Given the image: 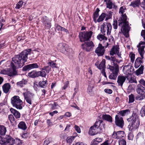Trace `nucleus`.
I'll list each match as a JSON object with an SVG mask.
<instances>
[{"mask_svg":"<svg viewBox=\"0 0 145 145\" xmlns=\"http://www.w3.org/2000/svg\"><path fill=\"white\" fill-rule=\"evenodd\" d=\"M31 51V49H28L22 51L18 55H15L12 58V62L10 65L13 71L12 73H10V76H15L18 75L16 69L21 68L24 65L25 63L27 61V56Z\"/></svg>","mask_w":145,"mask_h":145,"instance_id":"f257e3e1","label":"nucleus"},{"mask_svg":"<svg viewBox=\"0 0 145 145\" xmlns=\"http://www.w3.org/2000/svg\"><path fill=\"white\" fill-rule=\"evenodd\" d=\"M126 8L124 7H120L119 13L121 14V20H119L118 25L121 27V30L123 35L126 37H129V32L130 29V27L129 25L128 22L127 21V16L125 13L123 14L125 12Z\"/></svg>","mask_w":145,"mask_h":145,"instance_id":"f03ea898","label":"nucleus"},{"mask_svg":"<svg viewBox=\"0 0 145 145\" xmlns=\"http://www.w3.org/2000/svg\"><path fill=\"white\" fill-rule=\"evenodd\" d=\"M127 120L128 122H130L128 126L129 130L137 129L140 125L139 116L136 112L134 111L131 116Z\"/></svg>","mask_w":145,"mask_h":145,"instance_id":"7ed1b4c3","label":"nucleus"},{"mask_svg":"<svg viewBox=\"0 0 145 145\" xmlns=\"http://www.w3.org/2000/svg\"><path fill=\"white\" fill-rule=\"evenodd\" d=\"M104 129V124L102 120H99L96 121L94 125L89 129V133L91 135H94L97 133H101Z\"/></svg>","mask_w":145,"mask_h":145,"instance_id":"20e7f679","label":"nucleus"},{"mask_svg":"<svg viewBox=\"0 0 145 145\" xmlns=\"http://www.w3.org/2000/svg\"><path fill=\"white\" fill-rule=\"evenodd\" d=\"M15 140L9 135H6L0 138V144L2 145H13Z\"/></svg>","mask_w":145,"mask_h":145,"instance_id":"39448f33","label":"nucleus"},{"mask_svg":"<svg viewBox=\"0 0 145 145\" xmlns=\"http://www.w3.org/2000/svg\"><path fill=\"white\" fill-rule=\"evenodd\" d=\"M57 48L60 51L67 56L70 55L72 52V49L69 48L68 45L63 43H59Z\"/></svg>","mask_w":145,"mask_h":145,"instance_id":"423d86ee","label":"nucleus"},{"mask_svg":"<svg viewBox=\"0 0 145 145\" xmlns=\"http://www.w3.org/2000/svg\"><path fill=\"white\" fill-rule=\"evenodd\" d=\"M139 95L136 97L137 100H142L145 98V88L140 84H138L136 89Z\"/></svg>","mask_w":145,"mask_h":145,"instance_id":"0eeeda50","label":"nucleus"},{"mask_svg":"<svg viewBox=\"0 0 145 145\" xmlns=\"http://www.w3.org/2000/svg\"><path fill=\"white\" fill-rule=\"evenodd\" d=\"M11 103L13 107L17 109H21L22 108V101L18 96H14L11 99Z\"/></svg>","mask_w":145,"mask_h":145,"instance_id":"6e6552de","label":"nucleus"},{"mask_svg":"<svg viewBox=\"0 0 145 145\" xmlns=\"http://www.w3.org/2000/svg\"><path fill=\"white\" fill-rule=\"evenodd\" d=\"M93 34L91 31L81 32L79 33V37L81 42H85L89 40Z\"/></svg>","mask_w":145,"mask_h":145,"instance_id":"1a4fd4ad","label":"nucleus"},{"mask_svg":"<svg viewBox=\"0 0 145 145\" xmlns=\"http://www.w3.org/2000/svg\"><path fill=\"white\" fill-rule=\"evenodd\" d=\"M112 28V25L110 23L104 22L101 25V31L104 35H105V33L107 31V34L108 35L110 34Z\"/></svg>","mask_w":145,"mask_h":145,"instance_id":"9d476101","label":"nucleus"},{"mask_svg":"<svg viewBox=\"0 0 145 145\" xmlns=\"http://www.w3.org/2000/svg\"><path fill=\"white\" fill-rule=\"evenodd\" d=\"M108 43L107 42L105 43V44H104V45H105V46H103L101 43H99L98 47L95 50V52L97 54L98 56H103L105 53V48H107L108 45Z\"/></svg>","mask_w":145,"mask_h":145,"instance_id":"9b49d317","label":"nucleus"},{"mask_svg":"<svg viewBox=\"0 0 145 145\" xmlns=\"http://www.w3.org/2000/svg\"><path fill=\"white\" fill-rule=\"evenodd\" d=\"M28 76L30 77L34 78L39 76L45 77L46 74L45 71H33L29 72L28 74Z\"/></svg>","mask_w":145,"mask_h":145,"instance_id":"f8f14e48","label":"nucleus"},{"mask_svg":"<svg viewBox=\"0 0 145 145\" xmlns=\"http://www.w3.org/2000/svg\"><path fill=\"white\" fill-rule=\"evenodd\" d=\"M23 90L26 91V92L23 93L25 99L28 104L31 105L32 104V100L33 98V94L29 91H28L27 89L24 88Z\"/></svg>","mask_w":145,"mask_h":145,"instance_id":"ddd939ff","label":"nucleus"},{"mask_svg":"<svg viewBox=\"0 0 145 145\" xmlns=\"http://www.w3.org/2000/svg\"><path fill=\"white\" fill-rule=\"evenodd\" d=\"M94 46V45L92 41L86 42L81 45L82 48L87 52L91 51Z\"/></svg>","mask_w":145,"mask_h":145,"instance_id":"4468645a","label":"nucleus"},{"mask_svg":"<svg viewBox=\"0 0 145 145\" xmlns=\"http://www.w3.org/2000/svg\"><path fill=\"white\" fill-rule=\"evenodd\" d=\"M115 123L116 125L121 128L123 127L124 124L123 118L118 116H115Z\"/></svg>","mask_w":145,"mask_h":145,"instance_id":"2eb2a0df","label":"nucleus"},{"mask_svg":"<svg viewBox=\"0 0 145 145\" xmlns=\"http://www.w3.org/2000/svg\"><path fill=\"white\" fill-rule=\"evenodd\" d=\"M112 72L109 76V78L111 79L115 80L118 75V73L119 72V68L118 66L116 65V68H114L113 70H110Z\"/></svg>","mask_w":145,"mask_h":145,"instance_id":"dca6fc26","label":"nucleus"},{"mask_svg":"<svg viewBox=\"0 0 145 145\" xmlns=\"http://www.w3.org/2000/svg\"><path fill=\"white\" fill-rule=\"evenodd\" d=\"M39 66L37 63H33L25 66L23 68L22 70L24 71H29L33 69L38 68Z\"/></svg>","mask_w":145,"mask_h":145,"instance_id":"f3484780","label":"nucleus"},{"mask_svg":"<svg viewBox=\"0 0 145 145\" xmlns=\"http://www.w3.org/2000/svg\"><path fill=\"white\" fill-rule=\"evenodd\" d=\"M125 70L126 74L131 75L133 72L134 69L133 67L130 65H128L124 66L123 69V70Z\"/></svg>","mask_w":145,"mask_h":145,"instance_id":"a211bd4d","label":"nucleus"},{"mask_svg":"<svg viewBox=\"0 0 145 145\" xmlns=\"http://www.w3.org/2000/svg\"><path fill=\"white\" fill-rule=\"evenodd\" d=\"M111 59L110 60L112 62L111 63V64L112 65H108V69H110V70H113L114 69V68H116V65L118 66V68H119L118 65L117 64V63H115V61H116V58L115 57L111 56Z\"/></svg>","mask_w":145,"mask_h":145,"instance_id":"6ab92c4d","label":"nucleus"},{"mask_svg":"<svg viewBox=\"0 0 145 145\" xmlns=\"http://www.w3.org/2000/svg\"><path fill=\"white\" fill-rule=\"evenodd\" d=\"M126 79V76L119 75L118 77L117 82L119 86L122 87L124 82Z\"/></svg>","mask_w":145,"mask_h":145,"instance_id":"aec40b11","label":"nucleus"},{"mask_svg":"<svg viewBox=\"0 0 145 145\" xmlns=\"http://www.w3.org/2000/svg\"><path fill=\"white\" fill-rule=\"evenodd\" d=\"M119 48L118 45L114 46L111 48L110 52V55L113 56L114 54H116L117 52L119 51Z\"/></svg>","mask_w":145,"mask_h":145,"instance_id":"412c9836","label":"nucleus"},{"mask_svg":"<svg viewBox=\"0 0 145 145\" xmlns=\"http://www.w3.org/2000/svg\"><path fill=\"white\" fill-rule=\"evenodd\" d=\"M11 86L9 83L4 84L2 86V88L4 93H7L8 92Z\"/></svg>","mask_w":145,"mask_h":145,"instance_id":"4be33fe9","label":"nucleus"},{"mask_svg":"<svg viewBox=\"0 0 145 145\" xmlns=\"http://www.w3.org/2000/svg\"><path fill=\"white\" fill-rule=\"evenodd\" d=\"M102 118L103 120L110 123L112 122V118L110 115L106 114H103Z\"/></svg>","mask_w":145,"mask_h":145,"instance_id":"5701e85b","label":"nucleus"},{"mask_svg":"<svg viewBox=\"0 0 145 145\" xmlns=\"http://www.w3.org/2000/svg\"><path fill=\"white\" fill-rule=\"evenodd\" d=\"M6 131V127L3 125H0V138L5 135Z\"/></svg>","mask_w":145,"mask_h":145,"instance_id":"b1692460","label":"nucleus"},{"mask_svg":"<svg viewBox=\"0 0 145 145\" xmlns=\"http://www.w3.org/2000/svg\"><path fill=\"white\" fill-rule=\"evenodd\" d=\"M145 47V46H142L139 47H137L138 48V52L142 59L144 58L143 55L145 53V51L144 50Z\"/></svg>","mask_w":145,"mask_h":145,"instance_id":"393cba45","label":"nucleus"},{"mask_svg":"<svg viewBox=\"0 0 145 145\" xmlns=\"http://www.w3.org/2000/svg\"><path fill=\"white\" fill-rule=\"evenodd\" d=\"M130 111L129 109L121 110L118 113V114L116 116H123L130 113Z\"/></svg>","mask_w":145,"mask_h":145,"instance_id":"a878e982","label":"nucleus"},{"mask_svg":"<svg viewBox=\"0 0 145 145\" xmlns=\"http://www.w3.org/2000/svg\"><path fill=\"white\" fill-rule=\"evenodd\" d=\"M18 127L19 129L25 130L27 128V127L25 123L23 121H21L18 125Z\"/></svg>","mask_w":145,"mask_h":145,"instance_id":"bb28decb","label":"nucleus"},{"mask_svg":"<svg viewBox=\"0 0 145 145\" xmlns=\"http://www.w3.org/2000/svg\"><path fill=\"white\" fill-rule=\"evenodd\" d=\"M142 58L138 57L135 60V68H138L141 65L142 61L141 60Z\"/></svg>","mask_w":145,"mask_h":145,"instance_id":"cd10ccee","label":"nucleus"},{"mask_svg":"<svg viewBox=\"0 0 145 145\" xmlns=\"http://www.w3.org/2000/svg\"><path fill=\"white\" fill-rule=\"evenodd\" d=\"M105 35L104 34L103 35L101 34H99L97 36V39H99V40L102 41V40H103V43H104L105 42V41H104V40H105L106 41L108 39V38L105 37Z\"/></svg>","mask_w":145,"mask_h":145,"instance_id":"c85d7f7f","label":"nucleus"},{"mask_svg":"<svg viewBox=\"0 0 145 145\" xmlns=\"http://www.w3.org/2000/svg\"><path fill=\"white\" fill-rule=\"evenodd\" d=\"M41 21L44 24L50 25V26H51L50 25V23L48 22V18L47 16H42L41 18Z\"/></svg>","mask_w":145,"mask_h":145,"instance_id":"c756f323","label":"nucleus"},{"mask_svg":"<svg viewBox=\"0 0 145 145\" xmlns=\"http://www.w3.org/2000/svg\"><path fill=\"white\" fill-rule=\"evenodd\" d=\"M130 75V76H126V78L127 79V80H128L129 82L130 83H137V81L136 79L134 77H132L131 75Z\"/></svg>","mask_w":145,"mask_h":145,"instance_id":"7c9ffc66","label":"nucleus"},{"mask_svg":"<svg viewBox=\"0 0 145 145\" xmlns=\"http://www.w3.org/2000/svg\"><path fill=\"white\" fill-rule=\"evenodd\" d=\"M144 69V66L141 65L140 67L136 71V73L137 75H138L142 74L143 73Z\"/></svg>","mask_w":145,"mask_h":145,"instance_id":"2f4dec72","label":"nucleus"},{"mask_svg":"<svg viewBox=\"0 0 145 145\" xmlns=\"http://www.w3.org/2000/svg\"><path fill=\"white\" fill-rule=\"evenodd\" d=\"M140 0H136L131 2L130 6L133 7H138L139 5Z\"/></svg>","mask_w":145,"mask_h":145,"instance_id":"473e14b6","label":"nucleus"},{"mask_svg":"<svg viewBox=\"0 0 145 145\" xmlns=\"http://www.w3.org/2000/svg\"><path fill=\"white\" fill-rule=\"evenodd\" d=\"M99 11L100 10L99 9V8H97L96 11L93 14V19L94 22L95 23L97 22L96 19L99 16Z\"/></svg>","mask_w":145,"mask_h":145,"instance_id":"72a5a7b5","label":"nucleus"},{"mask_svg":"<svg viewBox=\"0 0 145 145\" xmlns=\"http://www.w3.org/2000/svg\"><path fill=\"white\" fill-rule=\"evenodd\" d=\"M27 81L23 79L22 81L17 82V84L18 86L22 88L23 86L24 85H25L27 84Z\"/></svg>","mask_w":145,"mask_h":145,"instance_id":"f704fd0d","label":"nucleus"},{"mask_svg":"<svg viewBox=\"0 0 145 145\" xmlns=\"http://www.w3.org/2000/svg\"><path fill=\"white\" fill-rule=\"evenodd\" d=\"M76 137L74 136H70L68 137L66 139V140L67 143L69 144H71L72 142L74 140Z\"/></svg>","mask_w":145,"mask_h":145,"instance_id":"c9c22d12","label":"nucleus"},{"mask_svg":"<svg viewBox=\"0 0 145 145\" xmlns=\"http://www.w3.org/2000/svg\"><path fill=\"white\" fill-rule=\"evenodd\" d=\"M47 82V81L46 80L40 81L39 83V85L40 87L44 88L46 87V85L48 84Z\"/></svg>","mask_w":145,"mask_h":145,"instance_id":"e433bc0d","label":"nucleus"},{"mask_svg":"<svg viewBox=\"0 0 145 145\" xmlns=\"http://www.w3.org/2000/svg\"><path fill=\"white\" fill-rule=\"evenodd\" d=\"M106 16V14L105 13H103L101 15L99 16L98 18L97 19V22H100L104 20Z\"/></svg>","mask_w":145,"mask_h":145,"instance_id":"4c0bfd02","label":"nucleus"},{"mask_svg":"<svg viewBox=\"0 0 145 145\" xmlns=\"http://www.w3.org/2000/svg\"><path fill=\"white\" fill-rule=\"evenodd\" d=\"M105 59H103L101 61V63L99 65V69H103V70H105L104 69L105 68Z\"/></svg>","mask_w":145,"mask_h":145,"instance_id":"58836bf2","label":"nucleus"},{"mask_svg":"<svg viewBox=\"0 0 145 145\" xmlns=\"http://www.w3.org/2000/svg\"><path fill=\"white\" fill-rule=\"evenodd\" d=\"M41 70H42V71H44V70H45L46 73H49V72L51 71V68L49 66H44L43 68H42Z\"/></svg>","mask_w":145,"mask_h":145,"instance_id":"ea45409f","label":"nucleus"},{"mask_svg":"<svg viewBox=\"0 0 145 145\" xmlns=\"http://www.w3.org/2000/svg\"><path fill=\"white\" fill-rule=\"evenodd\" d=\"M48 63V65H49V66L51 68L52 67L53 68H57L56 66V64L54 63V61L50 60V61Z\"/></svg>","mask_w":145,"mask_h":145,"instance_id":"a19ab883","label":"nucleus"},{"mask_svg":"<svg viewBox=\"0 0 145 145\" xmlns=\"http://www.w3.org/2000/svg\"><path fill=\"white\" fill-rule=\"evenodd\" d=\"M140 114L142 117H144L145 116V105L142 106L141 108Z\"/></svg>","mask_w":145,"mask_h":145,"instance_id":"79ce46f5","label":"nucleus"},{"mask_svg":"<svg viewBox=\"0 0 145 145\" xmlns=\"http://www.w3.org/2000/svg\"><path fill=\"white\" fill-rule=\"evenodd\" d=\"M106 7L109 9H111L112 7V3L111 0H108V1L106 2Z\"/></svg>","mask_w":145,"mask_h":145,"instance_id":"37998d69","label":"nucleus"},{"mask_svg":"<svg viewBox=\"0 0 145 145\" xmlns=\"http://www.w3.org/2000/svg\"><path fill=\"white\" fill-rule=\"evenodd\" d=\"M12 72L9 73V72H8L7 71L5 70H2L1 71L0 73L1 74H8L9 76H10V77H13L14 76H10L9 75L10 74L12 73Z\"/></svg>","mask_w":145,"mask_h":145,"instance_id":"c03bdc74","label":"nucleus"},{"mask_svg":"<svg viewBox=\"0 0 145 145\" xmlns=\"http://www.w3.org/2000/svg\"><path fill=\"white\" fill-rule=\"evenodd\" d=\"M119 138L124 136V132L123 131H119L117 132Z\"/></svg>","mask_w":145,"mask_h":145,"instance_id":"a18cd8bd","label":"nucleus"},{"mask_svg":"<svg viewBox=\"0 0 145 145\" xmlns=\"http://www.w3.org/2000/svg\"><path fill=\"white\" fill-rule=\"evenodd\" d=\"M8 119L11 123H13L15 121V118L12 114H10L8 116Z\"/></svg>","mask_w":145,"mask_h":145,"instance_id":"49530a36","label":"nucleus"},{"mask_svg":"<svg viewBox=\"0 0 145 145\" xmlns=\"http://www.w3.org/2000/svg\"><path fill=\"white\" fill-rule=\"evenodd\" d=\"M134 101V95L131 94L129 96V103H132Z\"/></svg>","mask_w":145,"mask_h":145,"instance_id":"de8ad7c7","label":"nucleus"},{"mask_svg":"<svg viewBox=\"0 0 145 145\" xmlns=\"http://www.w3.org/2000/svg\"><path fill=\"white\" fill-rule=\"evenodd\" d=\"M24 3V2L22 1H19L16 5V6L15 7V8L16 9H19L21 7Z\"/></svg>","mask_w":145,"mask_h":145,"instance_id":"09e8293b","label":"nucleus"},{"mask_svg":"<svg viewBox=\"0 0 145 145\" xmlns=\"http://www.w3.org/2000/svg\"><path fill=\"white\" fill-rule=\"evenodd\" d=\"M119 145H126V142L125 140L121 139L119 141Z\"/></svg>","mask_w":145,"mask_h":145,"instance_id":"8fccbe9b","label":"nucleus"},{"mask_svg":"<svg viewBox=\"0 0 145 145\" xmlns=\"http://www.w3.org/2000/svg\"><path fill=\"white\" fill-rule=\"evenodd\" d=\"M135 55L132 52L130 53L129 56L130 57L131 62L133 63L134 62L135 59Z\"/></svg>","mask_w":145,"mask_h":145,"instance_id":"3c124183","label":"nucleus"},{"mask_svg":"<svg viewBox=\"0 0 145 145\" xmlns=\"http://www.w3.org/2000/svg\"><path fill=\"white\" fill-rule=\"evenodd\" d=\"M113 28L114 29H116L118 27V22L117 20H115L112 24Z\"/></svg>","mask_w":145,"mask_h":145,"instance_id":"603ef678","label":"nucleus"},{"mask_svg":"<svg viewBox=\"0 0 145 145\" xmlns=\"http://www.w3.org/2000/svg\"><path fill=\"white\" fill-rule=\"evenodd\" d=\"M139 84H140L142 86L145 87V80L143 79H141L139 81Z\"/></svg>","mask_w":145,"mask_h":145,"instance_id":"864d4df0","label":"nucleus"},{"mask_svg":"<svg viewBox=\"0 0 145 145\" xmlns=\"http://www.w3.org/2000/svg\"><path fill=\"white\" fill-rule=\"evenodd\" d=\"M51 139L50 138H48V139H46L45 140L43 143L44 145H47L49 144L51 141Z\"/></svg>","mask_w":145,"mask_h":145,"instance_id":"5fc2aeb1","label":"nucleus"},{"mask_svg":"<svg viewBox=\"0 0 145 145\" xmlns=\"http://www.w3.org/2000/svg\"><path fill=\"white\" fill-rule=\"evenodd\" d=\"M52 107L51 108L52 110H55L56 109V107L57 106H58L57 103L56 102H54V104L52 105Z\"/></svg>","mask_w":145,"mask_h":145,"instance_id":"6e6d98bb","label":"nucleus"},{"mask_svg":"<svg viewBox=\"0 0 145 145\" xmlns=\"http://www.w3.org/2000/svg\"><path fill=\"white\" fill-rule=\"evenodd\" d=\"M104 91L107 93L111 94L112 92V89H105L104 90Z\"/></svg>","mask_w":145,"mask_h":145,"instance_id":"4d7b16f0","label":"nucleus"},{"mask_svg":"<svg viewBox=\"0 0 145 145\" xmlns=\"http://www.w3.org/2000/svg\"><path fill=\"white\" fill-rule=\"evenodd\" d=\"M112 137L114 138H119L117 132H114L112 135Z\"/></svg>","mask_w":145,"mask_h":145,"instance_id":"13d9d810","label":"nucleus"},{"mask_svg":"<svg viewBox=\"0 0 145 145\" xmlns=\"http://www.w3.org/2000/svg\"><path fill=\"white\" fill-rule=\"evenodd\" d=\"M99 144L98 142L97 141L96 139H94L91 142V145H97Z\"/></svg>","mask_w":145,"mask_h":145,"instance_id":"bf43d9fd","label":"nucleus"},{"mask_svg":"<svg viewBox=\"0 0 145 145\" xmlns=\"http://www.w3.org/2000/svg\"><path fill=\"white\" fill-rule=\"evenodd\" d=\"M75 130L78 133H80L81 132L80 129V127L77 125H75L74 127Z\"/></svg>","mask_w":145,"mask_h":145,"instance_id":"052dcab7","label":"nucleus"},{"mask_svg":"<svg viewBox=\"0 0 145 145\" xmlns=\"http://www.w3.org/2000/svg\"><path fill=\"white\" fill-rule=\"evenodd\" d=\"M10 110L11 112L12 113L14 116V115L16 114V112L17 111L15 109L12 108H11L10 109Z\"/></svg>","mask_w":145,"mask_h":145,"instance_id":"680f3d73","label":"nucleus"},{"mask_svg":"<svg viewBox=\"0 0 145 145\" xmlns=\"http://www.w3.org/2000/svg\"><path fill=\"white\" fill-rule=\"evenodd\" d=\"M14 116L17 118H19L20 117V113L17 111L16 114L14 115Z\"/></svg>","mask_w":145,"mask_h":145,"instance_id":"e2e57ef3","label":"nucleus"},{"mask_svg":"<svg viewBox=\"0 0 145 145\" xmlns=\"http://www.w3.org/2000/svg\"><path fill=\"white\" fill-rule=\"evenodd\" d=\"M142 46H145V42L141 41L138 44L137 46V47H139Z\"/></svg>","mask_w":145,"mask_h":145,"instance_id":"0e129e2a","label":"nucleus"},{"mask_svg":"<svg viewBox=\"0 0 145 145\" xmlns=\"http://www.w3.org/2000/svg\"><path fill=\"white\" fill-rule=\"evenodd\" d=\"M128 139L129 140H132L133 138V135L132 133H129L128 136Z\"/></svg>","mask_w":145,"mask_h":145,"instance_id":"69168bd1","label":"nucleus"},{"mask_svg":"<svg viewBox=\"0 0 145 145\" xmlns=\"http://www.w3.org/2000/svg\"><path fill=\"white\" fill-rule=\"evenodd\" d=\"M144 1L142 3H140V5L141 7H143L144 9L145 10V0H143Z\"/></svg>","mask_w":145,"mask_h":145,"instance_id":"338daca9","label":"nucleus"},{"mask_svg":"<svg viewBox=\"0 0 145 145\" xmlns=\"http://www.w3.org/2000/svg\"><path fill=\"white\" fill-rule=\"evenodd\" d=\"M69 84V81H66L65 84V85H64L63 88L64 89H65L68 86V85Z\"/></svg>","mask_w":145,"mask_h":145,"instance_id":"774afa93","label":"nucleus"}]
</instances>
